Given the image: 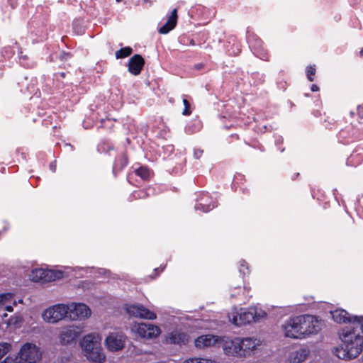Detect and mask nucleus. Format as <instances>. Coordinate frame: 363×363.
I'll return each instance as SVG.
<instances>
[{
	"instance_id": "6",
	"label": "nucleus",
	"mask_w": 363,
	"mask_h": 363,
	"mask_svg": "<svg viewBox=\"0 0 363 363\" xmlns=\"http://www.w3.org/2000/svg\"><path fill=\"white\" fill-rule=\"evenodd\" d=\"M67 306L66 304H56L45 310L42 314L45 321L50 323H55L67 318Z\"/></svg>"
},
{
	"instance_id": "35",
	"label": "nucleus",
	"mask_w": 363,
	"mask_h": 363,
	"mask_svg": "<svg viewBox=\"0 0 363 363\" xmlns=\"http://www.w3.org/2000/svg\"><path fill=\"white\" fill-rule=\"evenodd\" d=\"M6 310H7L8 311H13V308H12V306H6Z\"/></svg>"
},
{
	"instance_id": "32",
	"label": "nucleus",
	"mask_w": 363,
	"mask_h": 363,
	"mask_svg": "<svg viewBox=\"0 0 363 363\" xmlns=\"http://www.w3.org/2000/svg\"><path fill=\"white\" fill-rule=\"evenodd\" d=\"M311 91H318V90H319V88H318V86L317 85H315V84H313V85L311 86Z\"/></svg>"
},
{
	"instance_id": "38",
	"label": "nucleus",
	"mask_w": 363,
	"mask_h": 363,
	"mask_svg": "<svg viewBox=\"0 0 363 363\" xmlns=\"http://www.w3.org/2000/svg\"><path fill=\"white\" fill-rule=\"evenodd\" d=\"M117 2H120L121 1V0H116Z\"/></svg>"
},
{
	"instance_id": "27",
	"label": "nucleus",
	"mask_w": 363,
	"mask_h": 363,
	"mask_svg": "<svg viewBox=\"0 0 363 363\" xmlns=\"http://www.w3.org/2000/svg\"><path fill=\"white\" fill-rule=\"evenodd\" d=\"M215 207V205L213 204L211 207V205H208L206 203H199L195 206L196 210H201L203 212H208L210 210L213 209Z\"/></svg>"
},
{
	"instance_id": "19",
	"label": "nucleus",
	"mask_w": 363,
	"mask_h": 363,
	"mask_svg": "<svg viewBox=\"0 0 363 363\" xmlns=\"http://www.w3.org/2000/svg\"><path fill=\"white\" fill-rule=\"evenodd\" d=\"M177 9H174L171 15L168 17L167 22L159 29L160 34H167L173 30L177 23Z\"/></svg>"
},
{
	"instance_id": "25",
	"label": "nucleus",
	"mask_w": 363,
	"mask_h": 363,
	"mask_svg": "<svg viewBox=\"0 0 363 363\" xmlns=\"http://www.w3.org/2000/svg\"><path fill=\"white\" fill-rule=\"evenodd\" d=\"M183 363H214L213 360L203 358H190Z\"/></svg>"
},
{
	"instance_id": "20",
	"label": "nucleus",
	"mask_w": 363,
	"mask_h": 363,
	"mask_svg": "<svg viewBox=\"0 0 363 363\" xmlns=\"http://www.w3.org/2000/svg\"><path fill=\"white\" fill-rule=\"evenodd\" d=\"M167 341L172 344L184 345L189 342V336L184 333L175 330L168 335Z\"/></svg>"
},
{
	"instance_id": "14",
	"label": "nucleus",
	"mask_w": 363,
	"mask_h": 363,
	"mask_svg": "<svg viewBox=\"0 0 363 363\" xmlns=\"http://www.w3.org/2000/svg\"><path fill=\"white\" fill-rule=\"evenodd\" d=\"M240 340L241 342V343L240 344L241 349V354H240V357L246 356L250 354V352L255 350L257 347L259 346L261 344V341L255 337H240Z\"/></svg>"
},
{
	"instance_id": "9",
	"label": "nucleus",
	"mask_w": 363,
	"mask_h": 363,
	"mask_svg": "<svg viewBox=\"0 0 363 363\" xmlns=\"http://www.w3.org/2000/svg\"><path fill=\"white\" fill-rule=\"evenodd\" d=\"M67 306V318L71 320H82L91 315V310L83 303H72Z\"/></svg>"
},
{
	"instance_id": "24",
	"label": "nucleus",
	"mask_w": 363,
	"mask_h": 363,
	"mask_svg": "<svg viewBox=\"0 0 363 363\" xmlns=\"http://www.w3.org/2000/svg\"><path fill=\"white\" fill-rule=\"evenodd\" d=\"M353 328H359L361 330V335L363 334V317L354 316Z\"/></svg>"
},
{
	"instance_id": "2",
	"label": "nucleus",
	"mask_w": 363,
	"mask_h": 363,
	"mask_svg": "<svg viewBox=\"0 0 363 363\" xmlns=\"http://www.w3.org/2000/svg\"><path fill=\"white\" fill-rule=\"evenodd\" d=\"M342 343L335 349L334 354L342 359L349 360L357 357L362 351L363 335L359 328L346 327L342 333Z\"/></svg>"
},
{
	"instance_id": "37",
	"label": "nucleus",
	"mask_w": 363,
	"mask_h": 363,
	"mask_svg": "<svg viewBox=\"0 0 363 363\" xmlns=\"http://www.w3.org/2000/svg\"><path fill=\"white\" fill-rule=\"evenodd\" d=\"M360 55H363V49L360 51Z\"/></svg>"
},
{
	"instance_id": "21",
	"label": "nucleus",
	"mask_w": 363,
	"mask_h": 363,
	"mask_svg": "<svg viewBox=\"0 0 363 363\" xmlns=\"http://www.w3.org/2000/svg\"><path fill=\"white\" fill-rule=\"evenodd\" d=\"M132 48L130 47H125L123 48L116 52V57L117 59L118 58H124L131 55L132 53Z\"/></svg>"
},
{
	"instance_id": "34",
	"label": "nucleus",
	"mask_w": 363,
	"mask_h": 363,
	"mask_svg": "<svg viewBox=\"0 0 363 363\" xmlns=\"http://www.w3.org/2000/svg\"><path fill=\"white\" fill-rule=\"evenodd\" d=\"M50 167L52 172L55 171V165H54L53 164H51Z\"/></svg>"
},
{
	"instance_id": "1",
	"label": "nucleus",
	"mask_w": 363,
	"mask_h": 363,
	"mask_svg": "<svg viewBox=\"0 0 363 363\" xmlns=\"http://www.w3.org/2000/svg\"><path fill=\"white\" fill-rule=\"evenodd\" d=\"M321 328V320L311 315H302L290 318L281 326L285 336L294 339H303L317 334Z\"/></svg>"
},
{
	"instance_id": "8",
	"label": "nucleus",
	"mask_w": 363,
	"mask_h": 363,
	"mask_svg": "<svg viewBox=\"0 0 363 363\" xmlns=\"http://www.w3.org/2000/svg\"><path fill=\"white\" fill-rule=\"evenodd\" d=\"M240 337L231 339L228 337H220L218 347H221L227 355L239 356L241 354Z\"/></svg>"
},
{
	"instance_id": "31",
	"label": "nucleus",
	"mask_w": 363,
	"mask_h": 363,
	"mask_svg": "<svg viewBox=\"0 0 363 363\" xmlns=\"http://www.w3.org/2000/svg\"><path fill=\"white\" fill-rule=\"evenodd\" d=\"M202 154H203L202 150L196 149V150H194V156L196 159H199L201 157Z\"/></svg>"
},
{
	"instance_id": "36",
	"label": "nucleus",
	"mask_w": 363,
	"mask_h": 363,
	"mask_svg": "<svg viewBox=\"0 0 363 363\" xmlns=\"http://www.w3.org/2000/svg\"><path fill=\"white\" fill-rule=\"evenodd\" d=\"M245 262V261H242L241 262V266H244Z\"/></svg>"
},
{
	"instance_id": "11",
	"label": "nucleus",
	"mask_w": 363,
	"mask_h": 363,
	"mask_svg": "<svg viewBox=\"0 0 363 363\" xmlns=\"http://www.w3.org/2000/svg\"><path fill=\"white\" fill-rule=\"evenodd\" d=\"M126 311L129 315L141 318L154 320L157 317L155 313L145 308L141 305L128 306L126 308Z\"/></svg>"
},
{
	"instance_id": "33",
	"label": "nucleus",
	"mask_w": 363,
	"mask_h": 363,
	"mask_svg": "<svg viewBox=\"0 0 363 363\" xmlns=\"http://www.w3.org/2000/svg\"><path fill=\"white\" fill-rule=\"evenodd\" d=\"M1 363H12V360L7 357L3 362H1Z\"/></svg>"
},
{
	"instance_id": "16",
	"label": "nucleus",
	"mask_w": 363,
	"mask_h": 363,
	"mask_svg": "<svg viewBox=\"0 0 363 363\" xmlns=\"http://www.w3.org/2000/svg\"><path fill=\"white\" fill-rule=\"evenodd\" d=\"M145 64V60L140 55H135L128 62V71L133 75H138Z\"/></svg>"
},
{
	"instance_id": "5",
	"label": "nucleus",
	"mask_w": 363,
	"mask_h": 363,
	"mask_svg": "<svg viewBox=\"0 0 363 363\" xmlns=\"http://www.w3.org/2000/svg\"><path fill=\"white\" fill-rule=\"evenodd\" d=\"M40 359L38 348L33 344H25L16 358V363H37Z\"/></svg>"
},
{
	"instance_id": "7",
	"label": "nucleus",
	"mask_w": 363,
	"mask_h": 363,
	"mask_svg": "<svg viewBox=\"0 0 363 363\" xmlns=\"http://www.w3.org/2000/svg\"><path fill=\"white\" fill-rule=\"evenodd\" d=\"M62 277V272L45 269H35L29 275L30 280L35 282H50L59 279Z\"/></svg>"
},
{
	"instance_id": "26",
	"label": "nucleus",
	"mask_w": 363,
	"mask_h": 363,
	"mask_svg": "<svg viewBox=\"0 0 363 363\" xmlns=\"http://www.w3.org/2000/svg\"><path fill=\"white\" fill-rule=\"evenodd\" d=\"M10 349V344L6 342L0 343V359L9 352Z\"/></svg>"
},
{
	"instance_id": "15",
	"label": "nucleus",
	"mask_w": 363,
	"mask_h": 363,
	"mask_svg": "<svg viewBox=\"0 0 363 363\" xmlns=\"http://www.w3.org/2000/svg\"><path fill=\"white\" fill-rule=\"evenodd\" d=\"M220 337L213 335H203L198 337L194 340L196 348L204 349L206 347L218 345Z\"/></svg>"
},
{
	"instance_id": "22",
	"label": "nucleus",
	"mask_w": 363,
	"mask_h": 363,
	"mask_svg": "<svg viewBox=\"0 0 363 363\" xmlns=\"http://www.w3.org/2000/svg\"><path fill=\"white\" fill-rule=\"evenodd\" d=\"M127 164V159L124 155H121L116 160V164L113 167V171L116 169H121Z\"/></svg>"
},
{
	"instance_id": "30",
	"label": "nucleus",
	"mask_w": 363,
	"mask_h": 363,
	"mask_svg": "<svg viewBox=\"0 0 363 363\" xmlns=\"http://www.w3.org/2000/svg\"><path fill=\"white\" fill-rule=\"evenodd\" d=\"M11 294H0V303H4L5 301L9 300L11 298Z\"/></svg>"
},
{
	"instance_id": "28",
	"label": "nucleus",
	"mask_w": 363,
	"mask_h": 363,
	"mask_svg": "<svg viewBox=\"0 0 363 363\" xmlns=\"http://www.w3.org/2000/svg\"><path fill=\"white\" fill-rule=\"evenodd\" d=\"M315 74V65L313 66H310V67H308L307 69H306V75H307V77L308 79V80L310 82H313L314 80L313 76H314Z\"/></svg>"
},
{
	"instance_id": "18",
	"label": "nucleus",
	"mask_w": 363,
	"mask_h": 363,
	"mask_svg": "<svg viewBox=\"0 0 363 363\" xmlns=\"http://www.w3.org/2000/svg\"><path fill=\"white\" fill-rule=\"evenodd\" d=\"M334 321L338 323H350L353 325L354 316L352 317L350 314L343 309H337L330 312Z\"/></svg>"
},
{
	"instance_id": "13",
	"label": "nucleus",
	"mask_w": 363,
	"mask_h": 363,
	"mask_svg": "<svg viewBox=\"0 0 363 363\" xmlns=\"http://www.w3.org/2000/svg\"><path fill=\"white\" fill-rule=\"evenodd\" d=\"M81 334V329L72 325L62 330L60 335V340L62 344L68 345L74 341Z\"/></svg>"
},
{
	"instance_id": "17",
	"label": "nucleus",
	"mask_w": 363,
	"mask_h": 363,
	"mask_svg": "<svg viewBox=\"0 0 363 363\" xmlns=\"http://www.w3.org/2000/svg\"><path fill=\"white\" fill-rule=\"evenodd\" d=\"M309 352L306 348H300L291 352L286 359V363H301L308 356Z\"/></svg>"
},
{
	"instance_id": "10",
	"label": "nucleus",
	"mask_w": 363,
	"mask_h": 363,
	"mask_svg": "<svg viewBox=\"0 0 363 363\" xmlns=\"http://www.w3.org/2000/svg\"><path fill=\"white\" fill-rule=\"evenodd\" d=\"M125 336L119 333H112L105 339V345L108 350L111 352H118L121 350L125 345Z\"/></svg>"
},
{
	"instance_id": "12",
	"label": "nucleus",
	"mask_w": 363,
	"mask_h": 363,
	"mask_svg": "<svg viewBox=\"0 0 363 363\" xmlns=\"http://www.w3.org/2000/svg\"><path fill=\"white\" fill-rule=\"evenodd\" d=\"M136 331L140 337L144 338L155 337L160 333V329L159 327L145 323H138Z\"/></svg>"
},
{
	"instance_id": "4",
	"label": "nucleus",
	"mask_w": 363,
	"mask_h": 363,
	"mask_svg": "<svg viewBox=\"0 0 363 363\" xmlns=\"http://www.w3.org/2000/svg\"><path fill=\"white\" fill-rule=\"evenodd\" d=\"M266 315V313L256 308H240L229 315L230 321L236 326H241L261 320Z\"/></svg>"
},
{
	"instance_id": "23",
	"label": "nucleus",
	"mask_w": 363,
	"mask_h": 363,
	"mask_svg": "<svg viewBox=\"0 0 363 363\" xmlns=\"http://www.w3.org/2000/svg\"><path fill=\"white\" fill-rule=\"evenodd\" d=\"M138 176L140 177L143 179H147L150 176V171L147 168L141 167L135 170Z\"/></svg>"
},
{
	"instance_id": "3",
	"label": "nucleus",
	"mask_w": 363,
	"mask_h": 363,
	"mask_svg": "<svg viewBox=\"0 0 363 363\" xmlns=\"http://www.w3.org/2000/svg\"><path fill=\"white\" fill-rule=\"evenodd\" d=\"M101 337L97 333H90L85 335L80 345L86 359L94 363H103L106 355L101 346Z\"/></svg>"
},
{
	"instance_id": "29",
	"label": "nucleus",
	"mask_w": 363,
	"mask_h": 363,
	"mask_svg": "<svg viewBox=\"0 0 363 363\" xmlns=\"http://www.w3.org/2000/svg\"><path fill=\"white\" fill-rule=\"evenodd\" d=\"M183 104L184 105V109L182 112L183 115L184 116H189L191 114V111L190 110V104L189 102L186 99H183Z\"/></svg>"
}]
</instances>
